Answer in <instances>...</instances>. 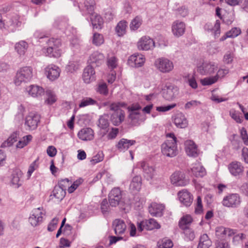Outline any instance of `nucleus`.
Instances as JSON below:
<instances>
[{
	"instance_id": "obj_27",
	"label": "nucleus",
	"mask_w": 248,
	"mask_h": 248,
	"mask_svg": "<svg viewBox=\"0 0 248 248\" xmlns=\"http://www.w3.org/2000/svg\"><path fill=\"white\" fill-rule=\"evenodd\" d=\"M124 111L112 112L111 114L110 120L114 125L118 126L124 121Z\"/></svg>"
},
{
	"instance_id": "obj_42",
	"label": "nucleus",
	"mask_w": 248,
	"mask_h": 248,
	"mask_svg": "<svg viewBox=\"0 0 248 248\" xmlns=\"http://www.w3.org/2000/svg\"><path fill=\"white\" fill-rule=\"evenodd\" d=\"M126 104L124 102H114L110 104L109 106V110L113 111V112H117L119 111H124L121 109L122 107H125Z\"/></svg>"
},
{
	"instance_id": "obj_61",
	"label": "nucleus",
	"mask_w": 248,
	"mask_h": 248,
	"mask_svg": "<svg viewBox=\"0 0 248 248\" xmlns=\"http://www.w3.org/2000/svg\"><path fill=\"white\" fill-rule=\"evenodd\" d=\"M97 92L99 93L107 95L108 94V89L106 83H102L98 85Z\"/></svg>"
},
{
	"instance_id": "obj_2",
	"label": "nucleus",
	"mask_w": 248,
	"mask_h": 248,
	"mask_svg": "<svg viewBox=\"0 0 248 248\" xmlns=\"http://www.w3.org/2000/svg\"><path fill=\"white\" fill-rule=\"evenodd\" d=\"M46 42L47 45L46 55L54 58H58L61 56L62 51L61 48L62 42L60 39L52 37L47 39Z\"/></svg>"
},
{
	"instance_id": "obj_56",
	"label": "nucleus",
	"mask_w": 248,
	"mask_h": 248,
	"mask_svg": "<svg viewBox=\"0 0 248 248\" xmlns=\"http://www.w3.org/2000/svg\"><path fill=\"white\" fill-rule=\"evenodd\" d=\"M95 1L94 0H86L84 6L89 14H92L94 11Z\"/></svg>"
},
{
	"instance_id": "obj_17",
	"label": "nucleus",
	"mask_w": 248,
	"mask_h": 248,
	"mask_svg": "<svg viewBox=\"0 0 248 248\" xmlns=\"http://www.w3.org/2000/svg\"><path fill=\"white\" fill-rule=\"evenodd\" d=\"M179 200L186 206H189L193 201L192 194L186 189H183L178 193Z\"/></svg>"
},
{
	"instance_id": "obj_29",
	"label": "nucleus",
	"mask_w": 248,
	"mask_h": 248,
	"mask_svg": "<svg viewBox=\"0 0 248 248\" xmlns=\"http://www.w3.org/2000/svg\"><path fill=\"white\" fill-rule=\"evenodd\" d=\"M29 94L32 97H38L44 94V89L37 85H31L26 88Z\"/></svg>"
},
{
	"instance_id": "obj_28",
	"label": "nucleus",
	"mask_w": 248,
	"mask_h": 248,
	"mask_svg": "<svg viewBox=\"0 0 248 248\" xmlns=\"http://www.w3.org/2000/svg\"><path fill=\"white\" fill-rule=\"evenodd\" d=\"M139 166L142 169L144 176L147 179H151L155 174V169L152 166H150L144 161L139 163Z\"/></svg>"
},
{
	"instance_id": "obj_60",
	"label": "nucleus",
	"mask_w": 248,
	"mask_h": 248,
	"mask_svg": "<svg viewBox=\"0 0 248 248\" xmlns=\"http://www.w3.org/2000/svg\"><path fill=\"white\" fill-rule=\"evenodd\" d=\"M173 245V243L171 240L163 239L161 243L158 245V248H171Z\"/></svg>"
},
{
	"instance_id": "obj_48",
	"label": "nucleus",
	"mask_w": 248,
	"mask_h": 248,
	"mask_svg": "<svg viewBox=\"0 0 248 248\" xmlns=\"http://www.w3.org/2000/svg\"><path fill=\"white\" fill-rule=\"evenodd\" d=\"M107 64L109 69H114L117 66L118 59L114 56L108 57L107 61Z\"/></svg>"
},
{
	"instance_id": "obj_7",
	"label": "nucleus",
	"mask_w": 248,
	"mask_h": 248,
	"mask_svg": "<svg viewBox=\"0 0 248 248\" xmlns=\"http://www.w3.org/2000/svg\"><path fill=\"white\" fill-rule=\"evenodd\" d=\"M218 69V64L212 62H204L197 66V71L202 75H211Z\"/></svg>"
},
{
	"instance_id": "obj_22",
	"label": "nucleus",
	"mask_w": 248,
	"mask_h": 248,
	"mask_svg": "<svg viewBox=\"0 0 248 248\" xmlns=\"http://www.w3.org/2000/svg\"><path fill=\"white\" fill-rule=\"evenodd\" d=\"M185 150L188 155L193 157L198 156L197 145L193 141L187 140L185 142Z\"/></svg>"
},
{
	"instance_id": "obj_23",
	"label": "nucleus",
	"mask_w": 248,
	"mask_h": 248,
	"mask_svg": "<svg viewBox=\"0 0 248 248\" xmlns=\"http://www.w3.org/2000/svg\"><path fill=\"white\" fill-rule=\"evenodd\" d=\"M173 123L178 128H185L188 125V122L182 113H178L174 116Z\"/></svg>"
},
{
	"instance_id": "obj_46",
	"label": "nucleus",
	"mask_w": 248,
	"mask_h": 248,
	"mask_svg": "<svg viewBox=\"0 0 248 248\" xmlns=\"http://www.w3.org/2000/svg\"><path fill=\"white\" fill-rule=\"evenodd\" d=\"M32 137L30 135H27L24 137L22 140H20L16 144V147L22 148L27 145L32 140Z\"/></svg>"
},
{
	"instance_id": "obj_58",
	"label": "nucleus",
	"mask_w": 248,
	"mask_h": 248,
	"mask_svg": "<svg viewBox=\"0 0 248 248\" xmlns=\"http://www.w3.org/2000/svg\"><path fill=\"white\" fill-rule=\"evenodd\" d=\"M227 32L228 37L234 38L238 36L241 33V31L239 28L234 27Z\"/></svg>"
},
{
	"instance_id": "obj_34",
	"label": "nucleus",
	"mask_w": 248,
	"mask_h": 248,
	"mask_svg": "<svg viewBox=\"0 0 248 248\" xmlns=\"http://www.w3.org/2000/svg\"><path fill=\"white\" fill-rule=\"evenodd\" d=\"M141 186V177L140 175L134 176L130 185V189L133 192L139 191Z\"/></svg>"
},
{
	"instance_id": "obj_13",
	"label": "nucleus",
	"mask_w": 248,
	"mask_h": 248,
	"mask_svg": "<svg viewBox=\"0 0 248 248\" xmlns=\"http://www.w3.org/2000/svg\"><path fill=\"white\" fill-rule=\"evenodd\" d=\"M40 118V117L38 114L31 112L26 117L25 124L29 127V129L34 130L36 128Z\"/></svg>"
},
{
	"instance_id": "obj_15",
	"label": "nucleus",
	"mask_w": 248,
	"mask_h": 248,
	"mask_svg": "<svg viewBox=\"0 0 248 248\" xmlns=\"http://www.w3.org/2000/svg\"><path fill=\"white\" fill-rule=\"evenodd\" d=\"M95 71L92 65H88L83 71L82 78L85 83L89 84L95 80Z\"/></svg>"
},
{
	"instance_id": "obj_24",
	"label": "nucleus",
	"mask_w": 248,
	"mask_h": 248,
	"mask_svg": "<svg viewBox=\"0 0 248 248\" xmlns=\"http://www.w3.org/2000/svg\"><path fill=\"white\" fill-rule=\"evenodd\" d=\"M204 29L209 32L214 33L215 36H218L220 33V21L217 20L214 25L211 23H207L204 26Z\"/></svg>"
},
{
	"instance_id": "obj_53",
	"label": "nucleus",
	"mask_w": 248,
	"mask_h": 248,
	"mask_svg": "<svg viewBox=\"0 0 248 248\" xmlns=\"http://www.w3.org/2000/svg\"><path fill=\"white\" fill-rule=\"evenodd\" d=\"M183 229L184 230L186 239L192 241L194 239L195 234L193 230L187 227H185Z\"/></svg>"
},
{
	"instance_id": "obj_32",
	"label": "nucleus",
	"mask_w": 248,
	"mask_h": 248,
	"mask_svg": "<svg viewBox=\"0 0 248 248\" xmlns=\"http://www.w3.org/2000/svg\"><path fill=\"white\" fill-rule=\"evenodd\" d=\"M91 20L94 29H101L104 23L103 18L97 14H93L91 17Z\"/></svg>"
},
{
	"instance_id": "obj_3",
	"label": "nucleus",
	"mask_w": 248,
	"mask_h": 248,
	"mask_svg": "<svg viewBox=\"0 0 248 248\" xmlns=\"http://www.w3.org/2000/svg\"><path fill=\"white\" fill-rule=\"evenodd\" d=\"M32 77V69L29 66L23 67L18 70L15 79V83L19 86L22 82L29 81Z\"/></svg>"
},
{
	"instance_id": "obj_33",
	"label": "nucleus",
	"mask_w": 248,
	"mask_h": 248,
	"mask_svg": "<svg viewBox=\"0 0 248 248\" xmlns=\"http://www.w3.org/2000/svg\"><path fill=\"white\" fill-rule=\"evenodd\" d=\"M62 185L61 184V186H55L52 191L53 194L50 195V196H53L58 201H62L65 196L66 191L64 190V188H62Z\"/></svg>"
},
{
	"instance_id": "obj_57",
	"label": "nucleus",
	"mask_w": 248,
	"mask_h": 248,
	"mask_svg": "<svg viewBox=\"0 0 248 248\" xmlns=\"http://www.w3.org/2000/svg\"><path fill=\"white\" fill-rule=\"evenodd\" d=\"M217 82L214 76L205 78L201 80V83L203 86L211 85Z\"/></svg>"
},
{
	"instance_id": "obj_43",
	"label": "nucleus",
	"mask_w": 248,
	"mask_h": 248,
	"mask_svg": "<svg viewBox=\"0 0 248 248\" xmlns=\"http://www.w3.org/2000/svg\"><path fill=\"white\" fill-rule=\"evenodd\" d=\"M141 108L140 105L138 104H133L130 107V110H131V113L130 114V118L133 120L134 119H136L137 117L140 114L137 111L139 110Z\"/></svg>"
},
{
	"instance_id": "obj_5",
	"label": "nucleus",
	"mask_w": 248,
	"mask_h": 248,
	"mask_svg": "<svg viewBox=\"0 0 248 248\" xmlns=\"http://www.w3.org/2000/svg\"><path fill=\"white\" fill-rule=\"evenodd\" d=\"M45 214L46 212L43 207L34 209L29 218V221L32 226L36 227L43 222V217Z\"/></svg>"
},
{
	"instance_id": "obj_36",
	"label": "nucleus",
	"mask_w": 248,
	"mask_h": 248,
	"mask_svg": "<svg viewBox=\"0 0 248 248\" xmlns=\"http://www.w3.org/2000/svg\"><path fill=\"white\" fill-rule=\"evenodd\" d=\"M127 22L125 20H121L115 27V31L119 36H122L126 33Z\"/></svg>"
},
{
	"instance_id": "obj_51",
	"label": "nucleus",
	"mask_w": 248,
	"mask_h": 248,
	"mask_svg": "<svg viewBox=\"0 0 248 248\" xmlns=\"http://www.w3.org/2000/svg\"><path fill=\"white\" fill-rule=\"evenodd\" d=\"M33 36L35 38L38 39L39 42L40 43L43 41L46 42V41L48 39V36L46 35V33L41 31H35Z\"/></svg>"
},
{
	"instance_id": "obj_21",
	"label": "nucleus",
	"mask_w": 248,
	"mask_h": 248,
	"mask_svg": "<svg viewBox=\"0 0 248 248\" xmlns=\"http://www.w3.org/2000/svg\"><path fill=\"white\" fill-rule=\"evenodd\" d=\"M171 29L173 35L179 37L185 33L186 25L183 22L176 20L173 23Z\"/></svg>"
},
{
	"instance_id": "obj_44",
	"label": "nucleus",
	"mask_w": 248,
	"mask_h": 248,
	"mask_svg": "<svg viewBox=\"0 0 248 248\" xmlns=\"http://www.w3.org/2000/svg\"><path fill=\"white\" fill-rule=\"evenodd\" d=\"M104 42L103 36L98 33H94L92 38V43L96 46H99L103 44Z\"/></svg>"
},
{
	"instance_id": "obj_41",
	"label": "nucleus",
	"mask_w": 248,
	"mask_h": 248,
	"mask_svg": "<svg viewBox=\"0 0 248 248\" xmlns=\"http://www.w3.org/2000/svg\"><path fill=\"white\" fill-rule=\"evenodd\" d=\"M234 230L230 228H226L224 227H219L217 228V235H219V233L228 236H231L234 234Z\"/></svg>"
},
{
	"instance_id": "obj_37",
	"label": "nucleus",
	"mask_w": 248,
	"mask_h": 248,
	"mask_svg": "<svg viewBox=\"0 0 248 248\" xmlns=\"http://www.w3.org/2000/svg\"><path fill=\"white\" fill-rule=\"evenodd\" d=\"M212 245V242L206 234L201 235L197 248H209Z\"/></svg>"
},
{
	"instance_id": "obj_26",
	"label": "nucleus",
	"mask_w": 248,
	"mask_h": 248,
	"mask_svg": "<svg viewBox=\"0 0 248 248\" xmlns=\"http://www.w3.org/2000/svg\"><path fill=\"white\" fill-rule=\"evenodd\" d=\"M78 135L82 140H91L94 137L93 131L91 128H84L79 131Z\"/></svg>"
},
{
	"instance_id": "obj_39",
	"label": "nucleus",
	"mask_w": 248,
	"mask_h": 248,
	"mask_svg": "<svg viewBox=\"0 0 248 248\" xmlns=\"http://www.w3.org/2000/svg\"><path fill=\"white\" fill-rule=\"evenodd\" d=\"M145 229L147 230H152L154 229H159L160 227L158 222L153 218H150L145 220Z\"/></svg>"
},
{
	"instance_id": "obj_14",
	"label": "nucleus",
	"mask_w": 248,
	"mask_h": 248,
	"mask_svg": "<svg viewBox=\"0 0 248 248\" xmlns=\"http://www.w3.org/2000/svg\"><path fill=\"white\" fill-rule=\"evenodd\" d=\"M228 169L231 174L235 177H240L243 174L244 167L239 162L233 161L228 165Z\"/></svg>"
},
{
	"instance_id": "obj_38",
	"label": "nucleus",
	"mask_w": 248,
	"mask_h": 248,
	"mask_svg": "<svg viewBox=\"0 0 248 248\" xmlns=\"http://www.w3.org/2000/svg\"><path fill=\"white\" fill-rule=\"evenodd\" d=\"M15 49L20 55H24L28 47V43L25 41H21L15 45Z\"/></svg>"
},
{
	"instance_id": "obj_62",
	"label": "nucleus",
	"mask_w": 248,
	"mask_h": 248,
	"mask_svg": "<svg viewBox=\"0 0 248 248\" xmlns=\"http://www.w3.org/2000/svg\"><path fill=\"white\" fill-rule=\"evenodd\" d=\"M58 221L59 219L58 218L54 217L53 218L48 225L47 230L49 232H52L55 230L57 227Z\"/></svg>"
},
{
	"instance_id": "obj_47",
	"label": "nucleus",
	"mask_w": 248,
	"mask_h": 248,
	"mask_svg": "<svg viewBox=\"0 0 248 248\" xmlns=\"http://www.w3.org/2000/svg\"><path fill=\"white\" fill-rule=\"evenodd\" d=\"M192 218L190 215L184 216L179 222L180 227L182 229L186 227V225L190 224L192 221Z\"/></svg>"
},
{
	"instance_id": "obj_6",
	"label": "nucleus",
	"mask_w": 248,
	"mask_h": 248,
	"mask_svg": "<svg viewBox=\"0 0 248 248\" xmlns=\"http://www.w3.org/2000/svg\"><path fill=\"white\" fill-rule=\"evenodd\" d=\"M178 93V88L170 83L166 84L162 91L163 97L168 101L172 100L176 97Z\"/></svg>"
},
{
	"instance_id": "obj_9",
	"label": "nucleus",
	"mask_w": 248,
	"mask_h": 248,
	"mask_svg": "<svg viewBox=\"0 0 248 248\" xmlns=\"http://www.w3.org/2000/svg\"><path fill=\"white\" fill-rule=\"evenodd\" d=\"M108 201L110 205L116 207L123 202L122 192L119 187H114L108 194Z\"/></svg>"
},
{
	"instance_id": "obj_16",
	"label": "nucleus",
	"mask_w": 248,
	"mask_h": 248,
	"mask_svg": "<svg viewBox=\"0 0 248 248\" xmlns=\"http://www.w3.org/2000/svg\"><path fill=\"white\" fill-rule=\"evenodd\" d=\"M145 58L141 54H134L130 56L128 60V64L133 67H140L143 65Z\"/></svg>"
},
{
	"instance_id": "obj_31",
	"label": "nucleus",
	"mask_w": 248,
	"mask_h": 248,
	"mask_svg": "<svg viewBox=\"0 0 248 248\" xmlns=\"http://www.w3.org/2000/svg\"><path fill=\"white\" fill-rule=\"evenodd\" d=\"M136 141L134 140H128L125 139H122L118 143L116 146L120 151L124 152L127 150L130 146L135 144Z\"/></svg>"
},
{
	"instance_id": "obj_40",
	"label": "nucleus",
	"mask_w": 248,
	"mask_h": 248,
	"mask_svg": "<svg viewBox=\"0 0 248 248\" xmlns=\"http://www.w3.org/2000/svg\"><path fill=\"white\" fill-rule=\"evenodd\" d=\"M97 104V102L91 98V97H84L81 101L79 104V107L84 108L88 106H93Z\"/></svg>"
},
{
	"instance_id": "obj_10",
	"label": "nucleus",
	"mask_w": 248,
	"mask_h": 248,
	"mask_svg": "<svg viewBox=\"0 0 248 248\" xmlns=\"http://www.w3.org/2000/svg\"><path fill=\"white\" fill-rule=\"evenodd\" d=\"M138 48L140 50H152L155 47V43L153 39L148 36H144L137 43Z\"/></svg>"
},
{
	"instance_id": "obj_11",
	"label": "nucleus",
	"mask_w": 248,
	"mask_h": 248,
	"mask_svg": "<svg viewBox=\"0 0 248 248\" xmlns=\"http://www.w3.org/2000/svg\"><path fill=\"white\" fill-rule=\"evenodd\" d=\"M170 179L171 184L175 186H184L189 184L184 173L181 171L174 172L170 176Z\"/></svg>"
},
{
	"instance_id": "obj_30",
	"label": "nucleus",
	"mask_w": 248,
	"mask_h": 248,
	"mask_svg": "<svg viewBox=\"0 0 248 248\" xmlns=\"http://www.w3.org/2000/svg\"><path fill=\"white\" fill-rule=\"evenodd\" d=\"M113 225L114 226L115 233L116 235H121L125 232L126 226L123 220L119 219L115 220Z\"/></svg>"
},
{
	"instance_id": "obj_1",
	"label": "nucleus",
	"mask_w": 248,
	"mask_h": 248,
	"mask_svg": "<svg viewBox=\"0 0 248 248\" xmlns=\"http://www.w3.org/2000/svg\"><path fill=\"white\" fill-rule=\"evenodd\" d=\"M166 137L171 140H167L161 145L162 154L167 156L173 157L178 154L177 140L173 133L166 134Z\"/></svg>"
},
{
	"instance_id": "obj_64",
	"label": "nucleus",
	"mask_w": 248,
	"mask_h": 248,
	"mask_svg": "<svg viewBox=\"0 0 248 248\" xmlns=\"http://www.w3.org/2000/svg\"><path fill=\"white\" fill-rule=\"evenodd\" d=\"M115 15L112 9H108L106 10L104 14L105 19L108 21H111L114 17Z\"/></svg>"
},
{
	"instance_id": "obj_12",
	"label": "nucleus",
	"mask_w": 248,
	"mask_h": 248,
	"mask_svg": "<svg viewBox=\"0 0 248 248\" xmlns=\"http://www.w3.org/2000/svg\"><path fill=\"white\" fill-rule=\"evenodd\" d=\"M45 71L47 78L51 81H54L60 77L61 70L58 66L51 64L45 68Z\"/></svg>"
},
{
	"instance_id": "obj_18",
	"label": "nucleus",
	"mask_w": 248,
	"mask_h": 248,
	"mask_svg": "<svg viewBox=\"0 0 248 248\" xmlns=\"http://www.w3.org/2000/svg\"><path fill=\"white\" fill-rule=\"evenodd\" d=\"M104 54L98 51L93 52L90 56L89 62L93 65L99 66L104 62Z\"/></svg>"
},
{
	"instance_id": "obj_35",
	"label": "nucleus",
	"mask_w": 248,
	"mask_h": 248,
	"mask_svg": "<svg viewBox=\"0 0 248 248\" xmlns=\"http://www.w3.org/2000/svg\"><path fill=\"white\" fill-rule=\"evenodd\" d=\"M192 173L197 177H202L206 174L205 169L200 164H195L191 169Z\"/></svg>"
},
{
	"instance_id": "obj_49",
	"label": "nucleus",
	"mask_w": 248,
	"mask_h": 248,
	"mask_svg": "<svg viewBox=\"0 0 248 248\" xmlns=\"http://www.w3.org/2000/svg\"><path fill=\"white\" fill-rule=\"evenodd\" d=\"M46 95L47 96V98L45 102L47 104L51 105L56 102V98L53 92L49 90H46Z\"/></svg>"
},
{
	"instance_id": "obj_55",
	"label": "nucleus",
	"mask_w": 248,
	"mask_h": 248,
	"mask_svg": "<svg viewBox=\"0 0 248 248\" xmlns=\"http://www.w3.org/2000/svg\"><path fill=\"white\" fill-rule=\"evenodd\" d=\"M229 73V70L227 68H219L218 69L217 73L214 76L216 78V81L224 78Z\"/></svg>"
},
{
	"instance_id": "obj_20",
	"label": "nucleus",
	"mask_w": 248,
	"mask_h": 248,
	"mask_svg": "<svg viewBox=\"0 0 248 248\" xmlns=\"http://www.w3.org/2000/svg\"><path fill=\"white\" fill-rule=\"evenodd\" d=\"M22 22L20 20V17L18 16H13L9 21L5 24V29H7L11 32H14L16 29L21 27Z\"/></svg>"
},
{
	"instance_id": "obj_19",
	"label": "nucleus",
	"mask_w": 248,
	"mask_h": 248,
	"mask_svg": "<svg viewBox=\"0 0 248 248\" xmlns=\"http://www.w3.org/2000/svg\"><path fill=\"white\" fill-rule=\"evenodd\" d=\"M164 208V206L162 204L152 202L149 206L148 210L149 212L152 216L160 217L163 215Z\"/></svg>"
},
{
	"instance_id": "obj_50",
	"label": "nucleus",
	"mask_w": 248,
	"mask_h": 248,
	"mask_svg": "<svg viewBox=\"0 0 248 248\" xmlns=\"http://www.w3.org/2000/svg\"><path fill=\"white\" fill-rule=\"evenodd\" d=\"M38 160L39 158H37L36 160H35L32 163H31L30 164L27 172V176L28 179L30 178L34 171L37 170L39 167V164L38 162Z\"/></svg>"
},
{
	"instance_id": "obj_54",
	"label": "nucleus",
	"mask_w": 248,
	"mask_h": 248,
	"mask_svg": "<svg viewBox=\"0 0 248 248\" xmlns=\"http://www.w3.org/2000/svg\"><path fill=\"white\" fill-rule=\"evenodd\" d=\"M141 24V19L139 17H136L132 20L130 24V28L131 30H137L140 27Z\"/></svg>"
},
{
	"instance_id": "obj_63",
	"label": "nucleus",
	"mask_w": 248,
	"mask_h": 248,
	"mask_svg": "<svg viewBox=\"0 0 248 248\" xmlns=\"http://www.w3.org/2000/svg\"><path fill=\"white\" fill-rule=\"evenodd\" d=\"M101 210L103 214L108 212L110 210V207L106 199H104L101 203Z\"/></svg>"
},
{
	"instance_id": "obj_45",
	"label": "nucleus",
	"mask_w": 248,
	"mask_h": 248,
	"mask_svg": "<svg viewBox=\"0 0 248 248\" xmlns=\"http://www.w3.org/2000/svg\"><path fill=\"white\" fill-rule=\"evenodd\" d=\"M109 121L106 116H102L98 120V126L102 129H107L109 126Z\"/></svg>"
},
{
	"instance_id": "obj_59",
	"label": "nucleus",
	"mask_w": 248,
	"mask_h": 248,
	"mask_svg": "<svg viewBox=\"0 0 248 248\" xmlns=\"http://www.w3.org/2000/svg\"><path fill=\"white\" fill-rule=\"evenodd\" d=\"M189 86L193 89H196L198 87V84L196 81L195 77L192 75V76H188L187 80L186 81Z\"/></svg>"
},
{
	"instance_id": "obj_52",
	"label": "nucleus",
	"mask_w": 248,
	"mask_h": 248,
	"mask_svg": "<svg viewBox=\"0 0 248 248\" xmlns=\"http://www.w3.org/2000/svg\"><path fill=\"white\" fill-rule=\"evenodd\" d=\"M104 157L103 152L99 151L97 154L94 155L92 159L91 160V163L92 165H95L101 161H102Z\"/></svg>"
},
{
	"instance_id": "obj_8",
	"label": "nucleus",
	"mask_w": 248,
	"mask_h": 248,
	"mask_svg": "<svg viewBox=\"0 0 248 248\" xmlns=\"http://www.w3.org/2000/svg\"><path fill=\"white\" fill-rule=\"evenodd\" d=\"M156 68L162 73H169L173 68L171 61L167 58H161L155 60V63Z\"/></svg>"
},
{
	"instance_id": "obj_25",
	"label": "nucleus",
	"mask_w": 248,
	"mask_h": 248,
	"mask_svg": "<svg viewBox=\"0 0 248 248\" xmlns=\"http://www.w3.org/2000/svg\"><path fill=\"white\" fill-rule=\"evenodd\" d=\"M22 176V172L19 169L15 168L13 169L10 176L11 184L18 187L21 185L20 179Z\"/></svg>"
},
{
	"instance_id": "obj_4",
	"label": "nucleus",
	"mask_w": 248,
	"mask_h": 248,
	"mask_svg": "<svg viewBox=\"0 0 248 248\" xmlns=\"http://www.w3.org/2000/svg\"><path fill=\"white\" fill-rule=\"evenodd\" d=\"M241 199L237 193H231L225 196L222 201L223 206L235 208L239 207L241 204Z\"/></svg>"
}]
</instances>
